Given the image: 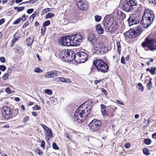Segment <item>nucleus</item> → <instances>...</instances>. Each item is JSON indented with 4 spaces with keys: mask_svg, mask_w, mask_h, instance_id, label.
I'll list each match as a JSON object with an SVG mask.
<instances>
[{
    "mask_svg": "<svg viewBox=\"0 0 156 156\" xmlns=\"http://www.w3.org/2000/svg\"><path fill=\"white\" fill-rule=\"evenodd\" d=\"M50 24V22L49 20H47L45 22L43 23V26L44 27H45L46 26H47Z\"/></svg>",
    "mask_w": 156,
    "mask_h": 156,
    "instance_id": "37",
    "label": "nucleus"
},
{
    "mask_svg": "<svg viewBox=\"0 0 156 156\" xmlns=\"http://www.w3.org/2000/svg\"><path fill=\"white\" fill-rule=\"evenodd\" d=\"M72 38V41L73 42V43H74V46H76L77 43H75L74 41H76L77 40H80L82 39V37L80 35H74L71 36Z\"/></svg>",
    "mask_w": 156,
    "mask_h": 156,
    "instance_id": "18",
    "label": "nucleus"
},
{
    "mask_svg": "<svg viewBox=\"0 0 156 156\" xmlns=\"http://www.w3.org/2000/svg\"><path fill=\"white\" fill-rule=\"evenodd\" d=\"M34 0H31L29 1L24 2H23V3H21L20 5L22 4H27V3H31V2H32L33 1H34Z\"/></svg>",
    "mask_w": 156,
    "mask_h": 156,
    "instance_id": "56",
    "label": "nucleus"
},
{
    "mask_svg": "<svg viewBox=\"0 0 156 156\" xmlns=\"http://www.w3.org/2000/svg\"><path fill=\"white\" fill-rule=\"evenodd\" d=\"M143 29L140 26L136 27L133 29H131L124 33L125 37L129 38H134L142 32Z\"/></svg>",
    "mask_w": 156,
    "mask_h": 156,
    "instance_id": "7",
    "label": "nucleus"
},
{
    "mask_svg": "<svg viewBox=\"0 0 156 156\" xmlns=\"http://www.w3.org/2000/svg\"><path fill=\"white\" fill-rule=\"evenodd\" d=\"M127 22L129 26L137 24L139 23V21L136 20L135 18L130 17L127 20Z\"/></svg>",
    "mask_w": 156,
    "mask_h": 156,
    "instance_id": "14",
    "label": "nucleus"
},
{
    "mask_svg": "<svg viewBox=\"0 0 156 156\" xmlns=\"http://www.w3.org/2000/svg\"><path fill=\"white\" fill-rule=\"evenodd\" d=\"M87 40L90 44L94 45L97 41V38L95 35L92 34H89L87 37Z\"/></svg>",
    "mask_w": 156,
    "mask_h": 156,
    "instance_id": "12",
    "label": "nucleus"
},
{
    "mask_svg": "<svg viewBox=\"0 0 156 156\" xmlns=\"http://www.w3.org/2000/svg\"><path fill=\"white\" fill-rule=\"evenodd\" d=\"M103 23L106 31L109 32L114 31L117 28V23L113 18L107 16L104 17Z\"/></svg>",
    "mask_w": 156,
    "mask_h": 156,
    "instance_id": "4",
    "label": "nucleus"
},
{
    "mask_svg": "<svg viewBox=\"0 0 156 156\" xmlns=\"http://www.w3.org/2000/svg\"><path fill=\"white\" fill-rule=\"evenodd\" d=\"M119 15L120 17V18L123 20L125 19L126 17V14L122 12H120Z\"/></svg>",
    "mask_w": 156,
    "mask_h": 156,
    "instance_id": "33",
    "label": "nucleus"
},
{
    "mask_svg": "<svg viewBox=\"0 0 156 156\" xmlns=\"http://www.w3.org/2000/svg\"><path fill=\"white\" fill-rule=\"evenodd\" d=\"M5 21V19L4 18L0 20V25L2 24Z\"/></svg>",
    "mask_w": 156,
    "mask_h": 156,
    "instance_id": "58",
    "label": "nucleus"
},
{
    "mask_svg": "<svg viewBox=\"0 0 156 156\" xmlns=\"http://www.w3.org/2000/svg\"><path fill=\"white\" fill-rule=\"evenodd\" d=\"M67 40V46H74V43L72 42L71 36H66Z\"/></svg>",
    "mask_w": 156,
    "mask_h": 156,
    "instance_id": "21",
    "label": "nucleus"
},
{
    "mask_svg": "<svg viewBox=\"0 0 156 156\" xmlns=\"http://www.w3.org/2000/svg\"><path fill=\"white\" fill-rule=\"evenodd\" d=\"M33 108L35 110H40L41 108L39 106L37 105H34V107H33Z\"/></svg>",
    "mask_w": 156,
    "mask_h": 156,
    "instance_id": "53",
    "label": "nucleus"
},
{
    "mask_svg": "<svg viewBox=\"0 0 156 156\" xmlns=\"http://www.w3.org/2000/svg\"><path fill=\"white\" fill-rule=\"evenodd\" d=\"M96 29L98 33L99 34H102L104 32V30L102 28L100 24H98L96 26Z\"/></svg>",
    "mask_w": 156,
    "mask_h": 156,
    "instance_id": "22",
    "label": "nucleus"
},
{
    "mask_svg": "<svg viewBox=\"0 0 156 156\" xmlns=\"http://www.w3.org/2000/svg\"><path fill=\"white\" fill-rule=\"evenodd\" d=\"M60 43L62 46H67V40L66 36L61 38L60 39Z\"/></svg>",
    "mask_w": 156,
    "mask_h": 156,
    "instance_id": "23",
    "label": "nucleus"
},
{
    "mask_svg": "<svg viewBox=\"0 0 156 156\" xmlns=\"http://www.w3.org/2000/svg\"><path fill=\"white\" fill-rule=\"evenodd\" d=\"M137 87L140 90V91H143L144 90V87L141 83H138L137 85Z\"/></svg>",
    "mask_w": 156,
    "mask_h": 156,
    "instance_id": "27",
    "label": "nucleus"
},
{
    "mask_svg": "<svg viewBox=\"0 0 156 156\" xmlns=\"http://www.w3.org/2000/svg\"><path fill=\"white\" fill-rule=\"evenodd\" d=\"M149 2L153 5L156 4V0H148Z\"/></svg>",
    "mask_w": 156,
    "mask_h": 156,
    "instance_id": "50",
    "label": "nucleus"
},
{
    "mask_svg": "<svg viewBox=\"0 0 156 156\" xmlns=\"http://www.w3.org/2000/svg\"><path fill=\"white\" fill-rule=\"evenodd\" d=\"M144 142L147 145H149L151 143V140L149 139H146L144 140Z\"/></svg>",
    "mask_w": 156,
    "mask_h": 156,
    "instance_id": "32",
    "label": "nucleus"
},
{
    "mask_svg": "<svg viewBox=\"0 0 156 156\" xmlns=\"http://www.w3.org/2000/svg\"><path fill=\"white\" fill-rule=\"evenodd\" d=\"M6 69V67L3 65L0 66V69L2 71H5Z\"/></svg>",
    "mask_w": 156,
    "mask_h": 156,
    "instance_id": "45",
    "label": "nucleus"
},
{
    "mask_svg": "<svg viewBox=\"0 0 156 156\" xmlns=\"http://www.w3.org/2000/svg\"><path fill=\"white\" fill-rule=\"evenodd\" d=\"M102 80H96L94 81V83L95 84H97L98 83H100Z\"/></svg>",
    "mask_w": 156,
    "mask_h": 156,
    "instance_id": "59",
    "label": "nucleus"
},
{
    "mask_svg": "<svg viewBox=\"0 0 156 156\" xmlns=\"http://www.w3.org/2000/svg\"><path fill=\"white\" fill-rule=\"evenodd\" d=\"M51 8H46L44 9L42 12V14H44L46 13L47 12L51 11V10H49V9H51Z\"/></svg>",
    "mask_w": 156,
    "mask_h": 156,
    "instance_id": "38",
    "label": "nucleus"
},
{
    "mask_svg": "<svg viewBox=\"0 0 156 156\" xmlns=\"http://www.w3.org/2000/svg\"><path fill=\"white\" fill-rule=\"evenodd\" d=\"M88 126L89 127L90 129L92 131H94L98 130L100 128L99 127V126H96L94 124V123L90 122L88 125Z\"/></svg>",
    "mask_w": 156,
    "mask_h": 156,
    "instance_id": "16",
    "label": "nucleus"
},
{
    "mask_svg": "<svg viewBox=\"0 0 156 156\" xmlns=\"http://www.w3.org/2000/svg\"><path fill=\"white\" fill-rule=\"evenodd\" d=\"M28 120V118H25L23 120L24 123H26L27 122Z\"/></svg>",
    "mask_w": 156,
    "mask_h": 156,
    "instance_id": "64",
    "label": "nucleus"
},
{
    "mask_svg": "<svg viewBox=\"0 0 156 156\" xmlns=\"http://www.w3.org/2000/svg\"><path fill=\"white\" fill-rule=\"evenodd\" d=\"M104 44L100 41H97L94 45L96 48V51H99L103 47Z\"/></svg>",
    "mask_w": 156,
    "mask_h": 156,
    "instance_id": "13",
    "label": "nucleus"
},
{
    "mask_svg": "<svg viewBox=\"0 0 156 156\" xmlns=\"http://www.w3.org/2000/svg\"><path fill=\"white\" fill-rule=\"evenodd\" d=\"M125 147L126 148H129L130 147L129 144V143L126 144L125 145Z\"/></svg>",
    "mask_w": 156,
    "mask_h": 156,
    "instance_id": "61",
    "label": "nucleus"
},
{
    "mask_svg": "<svg viewBox=\"0 0 156 156\" xmlns=\"http://www.w3.org/2000/svg\"><path fill=\"white\" fill-rule=\"evenodd\" d=\"M34 71L35 72L37 73H41L42 72V70L38 67L36 68Z\"/></svg>",
    "mask_w": 156,
    "mask_h": 156,
    "instance_id": "42",
    "label": "nucleus"
},
{
    "mask_svg": "<svg viewBox=\"0 0 156 156\" xmlns=\"http://www.w3.org/2000/svg\"><path fill=\"white\" fill-rule=\"evenodd\" d=\"M37 14L36 13H34L30 17V19L31 20V19H32V21H33L35 17L36 16Z\"/></svg>",
    "mask_w": 156,
    "mask_h": 156,
    "instance_id": "48",
    "label": "nucleus"
},
{
    "mask_svg": "<svg viewBox=\"0 0 156 156\" xmlns=\"http://www.w3.org/2000/svg\"><path fill=\"white\" fill-rule=\"evenodd\" d=\"M121 63L123 64H126V62L125 61V58L123 56H122L121 58Z\"/></svg>",
    "mask_w": 156,
    "mask_h": 156,
    "instance_id": "47",
    "label": "nucleus"
},
{
    "mask_svg": "<svg viewBox=\"0 0 156 156\" xmlns=\"http://www.w3.org/2000/svg\"><path fill=\"white\" fill-rule=\"evenodd\" d=\"M29 23L28 21H27L26 23H25L22 26V27L23 28H25L27 26H28L29 25Z\"/></svg>",
    "mask_w": 156,
    "mask_h": 156,
    "instance_id": "51",
    "label": "nucleus"
},
{
    "mask_svg": "<svg viewBox=\"0 0 156 156\" xmlns=\"http://www.w3.org/2000/svg\"><path fill=\"white\" fill-rule=\"evenodd\" d=\"M82 119H80L79 118H73V120L78 123H80L83 122Z\"/></svg>",
    "mask_w": 156,
    "mask_h": 156,
    "instance_id": "31",
    "label": "nucleus"
},
{
    "mask_svg": "<svg viewBox=\"0 0 156 156\" xmlns=\"http://www.w3.org/2000/svg\"><path fill=\"white\" fill-rule=\"evenodd\" d=\"M108 51L109 49L108 47L105 46L104 45L103 47L98 52H97V53L100 55H103L108 52Z\"/></svg>",
    "mask_w": 156,
    "mask_h": 156,
    "instance_id": "17",
    "label": "nucleus"
},
{
    "mask_svg": "<svg viewBox=\"0 0 156 156\" xmlns=\"http://www.w3.org/2000/svg\"><path fill=\"white\" fill-rule=\"evenodd\" d=\"M147 85L149 87V89H150L152 88V83L151 82V79H150L149 82L147 83Z\"/></svg>",
    "mask_w": 156,
    "mask_h": 156,
    "instance_id": "35",
    "label": "nucleus"
},
{
    "mask_svg": "<svg viewBox=\"0 0 156 156\" xmlns=\"http://www.w3.org/2000/svg\"><path fill=\"white\" fill-rule=\"evenodd\" d=\"M21 20V18H19L16 20H15L14 23V24H16L18 23Z\"/></svg>",
    "mask_w": 156,
    "mask_h": 156,
    "instance_id": "43",
    "label": "nucleus"
},
{
    "mask_svg": "<svg viewBox=\"0 0 156 156\" xmlns=\"http://www.w3.org/2000/svg\"><path fill=\"white\" fill-rule=\"evenodd\" d=\"M46 133L45 134V136L46 138H48V140L49 138H51L52 137V133L51 130L48 128V129L46 131Z\"/></svg>",
    "mask_w": 156,
    "mask_h": 156,
    "instance_id": "20",
    "label": "nucleus"
},
{
    "mask_svg": "<svg viewBox=\"0 0 156 156\" xmlns=\"http://www.w3.org/2000/svg\"><path fill=\"white\" fill-rule=\"evenodd\" d=\"M60 53L61 58L67 62H71L74 60L77 63H82L85 62L88 59L87 54L82 52L75 54L73 51L66 49L62 50Z\"/></svg>",
    "mask_w": 156,
    "mask_h": 156,
    "instance_id": "1",
    "label": "nucleus"
},
{
    "mask_svg": "<svg viewBox=\"0 0 156 156\" xmlns=\"http://www.w3.org/2000/svg\"><path fill=\"white\" fill-rule=\"evenodd\" d=\"M52 147L55 150H58V147L55 142H53L52 144Z\"/></svg>",
    "mask_w": 156,
    "mask_h": 156,
    "instance_id": "41",
    "label": "nucleus"
},
{
    "mask_svg": "<svg viewBox=\"0 0 156 156\" xmlns=\"http://www.w3.org/2000/svg\"><path fill=\"white\" fill-rule=\"evenodd\" d=\"M55 15L54 13L51 12H49L46 15V18L47 19H48L53 17Z\"/></svg>",
    "mask_w": 156,
    "mask_h": 156,
    "instance_id": "28",
    "label": "nucleus"
},
{
    "mask_svg": "<svg viewBox=\"0 0 156 156\" xmlns=\"http://www.w3.org/2000/svg\"><path fill=\"white\" fill-rule=\"evenodd\" d=\"M34 9H28L27 11V12L28 14H30L32 13L34 11Z\"/></svg>",
    "mask_w": 156,
    "mask_h": 156,
    "instance_id": "54",
    "label": "nucleus"
},
{
    "mask_svg": "<svg viewBox=\"0 0 156 156\" xmlns=\"http://www.w3.org/2000/svg\"><path fill=\"white\" fill-rule=\"evenodd\" d=\"M26 16L25 14H23L22 16V18H21V20L23 21L26 20Z\"/></svg>",
    "mask_w": 156,
    "mask_h": 156,
    "instance_id": "60",
    "label": "nucleus"
},
{
    "mask_svg": "<svg viewBox=\"0 0 156 156\" xmlns=\"http://www.w3.org/2000/svg\"><path fill=\"white\" fill-rule=\"evenodd\" d=\"M95 20L97 22L100 21L101 19V17L98 15H96L95 16Z\"/></svg>",
    "mask_w": 156,
    "mask_h": 156,
    "instance_id": "36",
    "label": "nucleus"
},
{
    "mask_svg": "<svg viewBox=\"0 0 156 156\" xmlns=\"http://www.w3.org/2000/svg\"><path fill=\"white\" fill-rule=\"evenodd\" d=\"M82 39H80V40H77V41H75V43H77L76 45H77L78 44V43L82 41L81 40Z\"/></svg>",
    "mask_w": 156,
    "mask_h": 156,
    "instance_id": "63",
    "label": "nucleus"
},
{
    "mask_svg": "<svg viewBox=\"0 0 156 156\" xmlns=\"http://www.w3.org/2000/svg\"><path fill=\"white\" fill-rule=\"evenodd\" d=\"M117 103L120 104V105H124V104L122 102H121V101L119 100H117Z\"/></svg>",
    "mask_w": 156,
    "mask_h": 156,
    "instance_id": "62",
    "label": "nucleus"
},
{
    "mask_svg": "<svg viewBox=\"0 0 156 156\" xmlns=\"http://www.w3.org/2000/svg\"><path fill=\"white\" fill-rule=\"evenodd\" d=\"M5 91L7 93H12V92L11 90L10 89L9 87H7L5 88Z\"/></svg>",
    "mask_w": 156,
    "mask_h": 156,
    "instance_id": "49",
    "label": "nucleus"
},
{
    "mask_svg": "<svg viewBox=\"0 0 156 156\" xmlns=\"http://www.w3.org/2000/svg\"><path fill=\"white\" fill-rule=\"evenodd\" d=\"M54 80L57 82H62L66 83H69L71 82V80L69 79H66L61 77L56 78H55Z\"/></svg>",
    "mask_w": 156,
    "mask_h": 156,
    "instance_id": "15",
    "label": "nucleus"
},
{
    "mask_svg": "<svg viewBox=\"0 0 156 156\" xmlns=\"http://www.w3.org/2000/svg\"><path fill=\"white\" fill-rule=\"evenodd\" d=\"M154 16L152 11L149 9H145L141 21V23L144 27H148L153 21Z\"/></svg>",
    "mask_w": 156,
    "mask_h": 156,
    "instance_id": "3",
    "label": "nucleus"
},
{
    "mask_svg": "<svg viewBox=\"0 0 156 156\" xmlns=\"http://www.w3.org/2000/svg\"><path fill=\"white\" fill-rule=\"evenodd\" d=\"M24 7H16L14 8V10H17L18 12L21 11L23 10L24 9Z\"/></svg>",
    "mask_w": 156,
    "mask_h": 156,
    "instance_id": "29",
    "label": "nucleus"
},
{
    "mask_svg": "<svg viewBox=\"0 0 156 156\" xmlns=\"http://www.w3.org/2000/svg\"><path fill=\"white\" fill-rule=\"evenodd\" d=\"M0 61L1 62L4 63L5 62V59L4 57H1L0 58Z\"/></svg>",
    "mask_w": 156,
    "mask_h": 156,
    "instance_id": "55",
    "label": "nucleus"
},
{
    "mask_svg": "<svg viewBox=\"0 0 156 156\" xmlns=\"http://www.w3.org/2000/svg\"><path fill=\"white\" fill-rule=\"evenodd\" d=\"M101 109V112L103 116H108L107 113L106 112V106L104 105L101 104L100 105Z\"/></svg>",
    "mask_w": 156,
    "mask_h": 156,
    "instance_id": "19",
    "label": "nucleus"
},
{
    "mask_svg": "<svg viewBox=\"0 0 156 156\" xmlns=\"http://www.w3.org/2000/svg\"><path fill=\"white\" fill-rule=\"evenodd\" d=\"M35 151L36 153L39 155H41L43 154V152L41 150L38 149H35Z\"/></svg>",
    "mask_w": 156,
    "mask_h": 156,
    "instance_id": "40",
    "label": "nucleus"
},
{
    "mask_svg": "<svg viewBox=\"0 0 156 156\" xmlns=\"http://www.w3.org/2000/svg\"><path fill=\"white\" fill-rule=\"evenodd\" d=\"M34 40L31 38H28L27 39V45L28 46L31 45L33 42Z\"/></svg>",
    "mask_w": 156,
    "mask_h": 156,
    "instance_id": "26",
    "label": "nucleus"
},
{
    "mask_svg": "<svg viewBox=\"0 0 156 156\" xmlns=\"http://www.w3.org/2000/svg\"><path fill=\"white\" fill-rule=\"evenodd\" d=\"M46 29V28L45 27H42L41 29V35H43L45 33Z\"/></svg>",
    "mask_w": 156,
    "mask_h": 156,
    "instance_id": "44",
    "label": "nucleus"
},
{
    "mask_svg": "<svg viewBox=\"0 0 156 156\" xmlns=\"http://www.w3.org/2000/svg\"><path fill=\"white\" fill-rule=\"evenodd\" d=\"M142 46L145 50L154 51L156 50V41L150 36L147 37L145 41L141 44Z\"/></svg>",
    "mask_w": 156,
    "mask_h": 156,
    "instance_id": "5",
    "label": "nucleus"
},
{
    "mask_svg": "<svg viewBox=\"0 0 156 156\" xmlns=\"http://www.w3.org/2000/svg\"><path fill=\"white\" fill-rule=\"evenodd\" d=\"M41 126L43 128V129L45 131H46V130L48 129V128H49L48 127H47V126H46L45 125H44L43 124H41Z\"/></svg>",
    "mask_w": 156,
    "mask_h": 156,
    "instance_id": "52",
    "label": "nucleus"
},
{
    "mask_svg": "<svg viewBox=\"0 0 156 156\" xmlns=\"http://www.w3.org/2000/svg\"><path fill=\"white\" fill-rule=\"evenodd\" d=\"M9 75L8 74L6 73H5L4 75L2 77V78L4 80H6L8 77Z\"/></svg>",
    "mask_w": 156,
    "mask_h": 156,
    "instance_id": "46",
    "label": "nucleus"
},
{
    "mask_svg": "<svg viewBox=\"0 0 156 156\" xmlns=\"http://www.w3.org/2000/svg\"><path fill=\"white\" fill-rule=\"evenodd\" d=\"M92 108V103L90 100L82 104L76 110L74 114L75 117H87Z\"/></svg>",
    "mask_w": 156,
    "mask_h": 156,
    "instance_id": "2",
    "label": "nucleus"
},
{
    "mask_svg": "<svg viewBox=\"0 0 156 156\" xmlns=\"http://www.w3.org/2000/svg\"><path fill=\"white\" fill-rule=\"evenodd\" d=\"M116 45L117 47V51L118 53L120 55L121 53V47L120 44L119 42L117 41L116 42Z\"/></svg>",
    "mask_w": 156,
    "mask_h": 156,
    "instance_id": "25",
    "label": "nucleus"
},
{
    "mask_svg": "<svg viewBox=\"0 0 156 156\" xmlns=\"http://www.w3.org/2000/svg\"><path fill=\"white\" fill-rule=\"evenodd\" d=\"M156 68H152L150 70V73L152 75L155 74L156 73Z\"/></svg>",
    "mask_w": 156,
    "mask_h": 156,
    "instance_id": "34",
    "label": "nucleus"
},
{
    "mask_svg": "<svg viewBox=\"0 0 156 156\" xmlns=\"http://www.w3.org/2000/svg\"><path fill=\"white\" fill-rule=\"evenodd\" d=\"M94 66H95L98 72L105 73L108 72L109 67L108 65L101 59H96L93 62Z\"/></svg>",
    "mask_w": 156,
    "mask_h": 156,
    "instance_id": "6",
    "label": "nucleus"
},
{
    "mask_svg": "<svg viewBox=\"0 0 156 156\" xmlns=\"http://www.w3.org/2000/svg\"><path fill=\"white\" fill-rule=\"evenodd\" d=\"M45 92L49 95H51L52 94V91L48 89H45Z\"/></svg>",
    "mask_w": 156,
    "mask_h": 156,
    "instance_id": "39",
    "label": "nucleus"
},
{
    "mask_svg": "<svg viewBox=\"0 0 156 156\" xmlns=\"http://www.w3.org/2000/svg\"><path fill=\"white\" fill-rule=\"evenodd\" d=\"M91 122L94 123V125L96 126H99V128H100L101 125V122L100 120H98L96 119H94Z\"/></svg>",
    "mask_w": 156,
    "mask_h": 156,
    "instance_id": "24",
    "label": "nucleus"
},
{
    "mask_svg": "<svg viewBox=\"0 0 156 156\" xmlns=\"http://www.w3.org/2000/svg\"><path fill=\"white\" fill-rule=\"evenodd\" d=\"M2 114L3 116L6 117L7 116L10 117L12 115L11 109L7 106H4L2 108Z\"/></svg>",
    "mask_w": 156,
    "mask_h": 156,
    "instance_id": "11",
    "label": "nucleus"
},
{
    "mask_svg": "<svg viewBox=\"0 0 156 156\" xmlns=\"http://www.w3.org/2000/svg\"><path fill=\"white\" fill-rule=\"evenodd\" d=\"M143 152L144 154L146 155H148L150 154V153L149 152V150L147 148H144L143 149Z\"/></svg>",
    "mask_w": 156,
    "mask_h": 156,
    "instance_id": "30",
    "label": "nucleus"
},
{
    "mask_svg": "<svg viewBox=\"0 0 156 156\" xmlns=\"http://www.w3.org/2000/svg\"><path fill=\"white\" fill-rule=\"evenodd\" d=\"M76 2L78 7L81 10H86L88 7V4L87 1L76 0Z\"/></svg>",
    "mask_w": 156,
    "mask_h": 156,
    "instance_id": "9",
    "label": "nucleus"
},
{
    "mask_svg": "<svg viewBox=\"0 0 156 156\" xmlns=\"http://www.w3.org/2000/svg\"><path fill=\"white\" fill-rule=\"evenodd\" d=\"M41 147H45V146H44V145H45V142H44V141L43 140H42L41 141Z\"/></svg>",
    "mask_w": 156,
    "mask_h": 156,
    "instance_id": "57",
    "label": "nucleus"
},
{
    "mask_svg": "<svg viewBox=\"0 0 156 156\" xmlns=\"http://www.w3.org/2000/svg\"><path fill=\"white\" fill-rule=\"evenodd\" d=\"M60 75V73L59 72L54 70L46 73L44 76L47 78H50L57 77Z\"/></svg>",
    "mask_w": 156,
    "mask_h": 156,
    "instance_id": "10",
    "label": "nucleus"
},
{
    "mask_svg": "<svg viewBox=\"0 0 156 156\" xmlns=\"http://www.w3.org/2000/svg\"><path fill=\"white\" fill-rule=\"evenodd\" d=\"M137 4V2L136 0H127L123 2L122 8L123 10L129 12L132 10L133 6Z\"/></svg>",
    "mask_w": 156,
    "mask_h": 156,
    "instance_id": "8",
    "label": "nucleus"
}]
</instances>
